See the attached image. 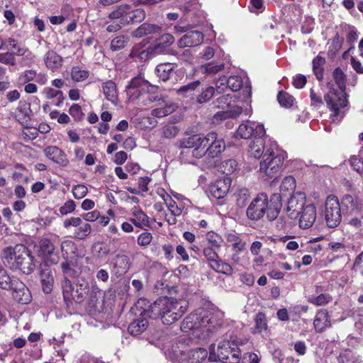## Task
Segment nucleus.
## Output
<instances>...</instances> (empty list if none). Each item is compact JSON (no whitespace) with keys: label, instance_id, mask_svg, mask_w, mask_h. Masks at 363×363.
<instances>
[{"label":"nucleus","instance_id":"56","mask_svg":"<svg viewBox=\"0 0 363 363\" xmlns=\"http://www.w3.org/2000/svg\"><path fill=\"white\" fill-rule=\"evenodd\" d=\"M162 135L167 139L175 138L179 133V128L174 125H166L162 127Z\"/></svg>","mask_w":363,"mask_h":363},{"label":"nucleus","instance_id":"3","mask_svg":"<svg viewBox=\"0 0 363 363\" xmlns=\"http://www.w3.org/2000/svg\"><path fill=\"white\" fill-rule=\"evenodd\" d=\"M281 207L279 195L274 194L269 202L267 195L261 194L248 206L247 216L251 220H259L266 213L268 219L273 220L278 216Z\"/></svg>","mask_w":363,"mask_h":363},{"label":"nucleus","instance_id":"60","mask_svg":"<svg viewBox=\"0 0 363 363\" xmlns=\"http://www.w3.org/2000/svg\"><path fill=\"white\" fill-rule=\"evenodd\" d=\"M88 293V289L86 286L80 285L79 288L74 289L72 301H74L77 303H81L86 295Z\"/></svg>","mask_w":363,"mask_h":363},{"label":"nucleus","instance_id":"40","mask_svg":"<svg viewBox=\"0 0 363 363\" xmlns=\"http://www.w3.org/2000/svg\"><path fill=\"white\" fill-rule=\"evenodd\" d=\"M70 76L75 82H84L89 77V72L79 66H74L71 69Z\"/></svg>","mask_w":363,"mask_h":363},{"label":"nucleus","instance_id":"5","mask_svg":"<svg viewBox=\"0 0 363 363\" xmlns=\"http://www.w3.org/2000/svg\"><path fill=\"white\" fill-rule=\"evenodd\" d=\"M286 155L285 152L278 150L276 142H271L259 163L260 177L264 179L276 177L281 171Z\"/></svg>","mask_w":363,"mask_h":363},{"label":"nucleus","instance_id":"47","mask_svg":"<svg viewBox=\"0 0 363 363\" xmlns=\"http://www.w3.org/2000/svg\"><path fill=\"white\" fill-rule=\"evenodd\" d=\"M145 18V13L143 9H133L129 6L128 12V23H139L143 21Z\"/></svg>","mask_w":363,"mask_h":363},{"label":"nucleus","instance_id":"9","mask_svg":"<svg viewBox=\"0 0 363 363\" xmlns=\"http://www.w3.org/2000/svg\"><path fill=\"white\" fill-rule=\"evenodd\" d=\"M204 135L196 134L179 140V147L180 148H193L192 155L194 157L200 159L206 155V150H203Z\"/></svg>","mask_w":363,"mask_h":363},{"label":"nucleus","instance_id":"38","mask_svg":"<svg viewBox=\"0 0 363 363\" xmlns=\"http://www.w3.org/2000/svg\"><path fill=\"white\" fill-rule=\"evenodd\" d=\"M160 28L157 26L149 23H143L133 32V35L136 38H142L145 35L159 33Z\"/></svg>","mask_w":363,"mask_h":363},{"label":"nucleus","instance_id":"16","mask_svg":"<svg viewBox=\"0 0 363 363\" xmlns=\"http://www.w3.org/2000/svg\"><path fill=\"white\" fill-rule=\"evenodd\" d=\"M299 215V227L301 229H308L313 226L316 220V207L313 203H308L303 208Z\"/></svg>","mask_w":363,"mask_h":363},{"label":"nucleus","instance_id":"17","mask_svg":"<svg viewBox=\"0 0 363 363\" xmlns=\"http://www.w3.org/2000/svg\"><path fill=\"white\" fill-rule=\"evenodd\" d=\"M11 289L12 296L15 301L21 304H28L31 301L32 296L26 286L20 280L14 281Z\"/></svg>","mask_w":363,"mask_h":363},{"label":"nucleus","instance_id":"32","mask_svg":"<svg viewBox=\"0 0 363 363\" xmlns=\"http://www.w3.org/2000/svg\"><path fill=\"white\" fill-rule=\"evenodd\" d=\"M175 108L176 106L174 104L163 100L159 104L157 108L152 111V115L157 118L164 117L173 113Z\"/></svg>","mask_w":363,"mask_h":363},{"label":"nucleus","instance_id":"21","mask_svg":"<svg viewBox=\"0 0 363 363\" xmlns=\"http://www.w3.org/2000/svg\"><path fill=\"white\" fill-rule=\"evenodd\" d=\"M306 205V197L303 194H297L291 196L287 206L289 217L296 218Z\"/></svg>","mask_w":363,"mask_h":363},{"label":"nucleus","instance_id":"26","mask_svg":"<svg viewBox=\"0 0 363 363\" xmlns=\"http://www.w3.org/2000/svg\"><path fill=\"white\" fill-rule=\"evenodd\" d=\"M148 86L147 82L140 77H135L130 82L129 84L126 86V90L129 94L132 96L135 95V97H138L140 94L146 91Z\"/></svg>","mask_w":363,"mask_h":363},{"label":"nucleus","instance_id":"25","mask_svg":"<svg viewBox=\"0 0 363 363\" xmlns=\"http://www.w3.org/2000/svg\"><path fill=\"white\" fill-rule=\"evenodd\" d=\"M313 325L317 333H322L331 326L329 315L326 310L320 309L317 311Z\"/></svg>","mask_w":363,"mask_h":363},{"label":"nucleus","instance_id":"19","mask_svg":"<svg viewBox=\"0 0 363 363\" xmlns=\"http://www.w3.org/2000/svg\"><path fill=\"white\" fill-rule=\"evenodd\" d=\"M203 40V35L198 30H192L184 35L177 42L181 48H191L199 45Z\"/></svg>","mask_w":363,"mask_h":363},{"label":"nucleus","instance_id":"54","mask_svg":"<svg viewBox=\"0 0 363 363\" xmlns=\"http://www.w3.org/2000/svg\"><path fill=\"white\" fill-rule=\"evenodd\" d=\"M277 99L279 104L285 108H290L294 104V98L289 94L280 91L278 94Z\"/></svg>","mask_w":363,"mask_h":363},{"label":"nucleus","instance_id":"18","mask_svg":"<svg viewBox=\"0 0 363 363\" xmlns=\"http://www.w3.org/2000/svg\"><path fill=\"white\" fill-rule=\"evenodd\" d=\"M184 343L167 342L163 346L162 350L167 358L172 361L179 362L185 359L183 357L184 356Z\"/></svg>","mask_w":363,"mask_h":363},{"label":"nucleus","instance_id":"63","mask_svg":"<svg viewBox=\"0 0 363 363\" xmlns=\"http://www.w3.org/2000/svg\"><path fill=\"white\" fill-rule=\"evenodd\" d=\"M350 164L354 170L359 174L363 173V160L357 156H352L350 159Z\"/></svg>","mask_w":363,"mask_h":363},{"label":"nucleus","instance_id":"22","mask_svg":"<svg viewBox=\"0 0 363 363\" xmlns=\"http://www.w3.org/2000/svg\"><path fill=\"white\" fill-rule=\"evenodd\" d=\"M43 60L47 69L52 72L61 69L63 65V58L54 50H48L43 56Z\"/></svg>","mask_w":363,"mask_h":363},{"label":"nucleus","instance_id":"49","mask_svg":"<svg viewBox=\"0 0 363 363\" xmlns=\"http://www.w3.org/2000/svg\"><path fill=\"white\" fill-rule=\"evenodd\" d=\"M221 238L214 233H208L206 235V240L203 241V245L209 246L210 247L220 248Z\"/></svg>","mask_w":363,"mask_h":363},{"label":"nucleus","instance_id":"23","mask_svg":"<svg viewBox=\"0 0 363 363\" xmlns=\"http://www.w3.org/2000/svg\"><path fill=\"white\" fill-rule=\"evenodd\" d=\"M129 221L135 226L143 228L149 225V217L142 211L141 208L134 206L131 209Z\"/></svg>","mask_w":363,"mask_h":363},{"label":"nucleus","instance_id":"39","mask_svg":"<svg viewBox=\"0 0 363 363\" xmlns=\"http://www.w3.org/2000/svg\"><path fill=\"white\" fill-rule=\"evenodd\" d=\"M19 280L17 278H11L6 270L0 264V288L5 290H9L14 286V281Z\"/></svg>","mask_w":363,"mask_h":363},{"label":"nucleus","instance_id":"11","mask_svg":"<svg viewBox=\"0 0 363 363\" xmlns=\"http://www.w3.org/2000/svg\"><path fill=\"white\" fill-rule=\"evenodd\" d=\"M264 135L265 130L262 124L255 121H247L239 125L235 137L249 139L252 135H255V137H263Z\"/></svg>","mask_w":363,"mask_h":363},{"label":"nucleus","instance_id":"6","mask_svg":"<svg viewBox=\"0 0 363 363\" xmlns=\"http://www.w3.org/2000/svg\"><path fill=\"white\" fill-rule=\"evenodd\" d=\"M4 257L11 267L18 269L26 274L32 273L36 266L34 257L23 245L6 247L4 250Z\"/></svg>","mask_w":363,"mask_h":363},{"label":"nucleus","instance_id":"61","mask_svg":"<svg viewBox=\"0 0 363 363\" xmlns=\"http://www.w3.org/2000/svg\"><path fill=\"white\" fill-rule=\"evenodd\" d=\"M333 77L337 84L335 89H345V74L340 68H336L333 72Z\"/></svg>","mask_w":363,"mask_h":363},{"label":"nucleus","instance_id":"34","mask_svg":"<svg viewBox=\"0 0 363 363\" xmlns=\"http://www.w3.org/2000/svg\"><path fill=\"white\" fill-rule=\"evenodd\" d=\"M209 356L208 351L204 348L191 350L187 355V360L189 363H201Z\"/></svg>","mask_w":363,"mask_h":363},{"label":"nucleus","instance_id":"50","mask_svg":"<svg viewBox=\"0 0 363 363\" xmlns=\"http://www.w3.org/2000/svg\"><path fill=\"white\" fill-rule=\"evenodd\" d=\"M255 327L254 333H262L264 332L267 329V323L265 315L262 313H259L257 314L255 318Z\"/></svg>","mask_w":363,"mask_h":363},{"label":"nucleus","instance_id":"51","mask_svg":"<svg viewBox=\"0 0 363 363\" xmlns=\"http://www.w3.org/2000/svg\"><path fill=\"white\" fill-rule=\"evenodd\" d=\"M203 253L206 258L208 259L210 266L213 262H216L218 257V251L220 248L210 247L209 246L203 245Z\"/></svg>","mask_w":363,"mask_h":363},{"label":"nucleus","instance_id":"53","mask_svg":"<svg viewBox=\"0 0 363 363\" xmlns=\"http://www.w3.org/2000/svg\"><path fill=\"white\" fill-rule=\"evenodd\" d=\"M91 232V227L88 223H82L74 232V238L78 240L85 239Z\"/></svg>","mask_w":363,"mask_h":363},{"label":"nucleus","instance_id":"15","mask_svg":"<svg viewBox=\"0 0 363 363\" xmlns=\"http://www.w3.org/2000/svg\"><path fill=\"white\" fill-rule=\"evenodd\" d=\"M242 79L240 76H231L228 79L223 76L216 81V90L219 94L224 92L227 89L237 91L242 87Z\"/></svg>","mask_w":363,"mask_h":363},{"label":"nucleus","instance_id":"42","mask_svg":"<svg viewBox=\"0 0 363 363\" xmlns=\"http://www.w3.org/2000/svg\"><path fill=\"white\" fill-rule=\"evenodd\" d=\"M224 68L223 63H215L210 62L203 65H201L200 67V72L203 74H206L208 75L216 74L218 72L223 70Z\"/></svg>","mask_w":363,"mask_h":363},{"label":"nucleus","instance_id":"33","mask_svg":"<svg viewBox=\"0 0 363 363\" xmlns=\"http://www.w3.org/2000/svg\"><path fill=\"white\" fill-rule=\"evenodd\" d=\"M264 143L265 142L262 139V137H255L249 146L250 155L255 158H260L262 156L264 157V152L267 150H265Z\"/></svg>","mask_w":363,"mask_h":363},{"label":"nucleus","instance_id":"41","mask_svg":"<svg viewBox=\"0 0 363 363\" xmlns=\"http://www.w3.org/2000/svg\"><path fill=\"white\" fill-rule=\"evenodd\" d=\"M164 200L168 210L170 211L171 215L174 216H179L182 213V209L180 208L177 203L168 195H161Z\"/></svg>","mask_w":363,"mask_h":363},{"label":"nucleus","instance_id":"59","mask_svg":"<svg viewBox=\"0 0 363 363\" xmlns=\"http://www.w3.org/2000/svg\"><path fill=\"white\" fill-rule=\"evenodd\" d=\"M215 93V89L213 86H207L203 89L201 93L197 98V101L199 104H203L210 100Z\"/></svg>","mask_w":363,"mask_h":363},{"label":"nucleus","instance_id":"1","mask_svg":"<svg viewBox=\"0 0 363 363\" xmlns=\"http://www.w3.org/2000/svg\"><path fill=\"white\" fill-rule=\"evenodd\" d=\"M224 313L220 310L208 311L199 308L183 320L181 330L189 338L199 342L208 338L223 324Z\"/></svg>","mask_w":363,"mask_h":363},{"label":"nucleus","instance_id":"45","mask_svg":"<svg viewBox=\"0 0 363 363\" xmlns=\"http://www.w3.org/2000/svg\"><path fill=\"white\" fill-rule=\"evenodd\" d=\"M62 293L65 301L68 305L69 303H71L73 298V294L74 287L72 284L71 281L65 278L62 282Z\"/></svg>","mask_w":363,"mask_h":363},{"label":"nucleus","instance_id":"4","mask_svg":"<svg viewBox=\"0 0 363 363\" xmlns=\"http://www.w3.org/2000/svg\"><path fill=\"white\" fill-rule=\"evenodd\" d=\"M245 344L240 339L223 340L217 346H211L208 360L220 361L223 363H239L241 353L244 352Z\"/></svg>","mask_w":363,"mask_h":363},{"label":"nucleus","instance_id":"43","mask_svg":"<svg viewBox=\"0 0 363 363\" xmlns=\"http://www.w3.org/2000/svg\"><path fill=\"white\" fill-rule=\"evenodd\" d=\"M61 251L65 259H68L77 252L75 243L69 240H65L61 244Z\"/></svg>","mask_w":363,"mask_h":363},{"label":"nucleus","instance_id":"20","mask_svg":"<svg viewBox=\"0 0 363 363\" xmlns=\"http://www.w3.org/2000/svg\"><path fill=\"white\" fill-rule=\"evenodd\" d=\"M332 301V296L323 293V289L320 286H315L308 296V301L313 305L325 306Z\"/></svg>","mask_w":363,"mask_h":363},{"label":"nucleus","instance_id":"28","mask_svg":"<svg viewBox=\"0 0 363 363\" xmlns=\"http://www.w3.org/2000/svg\"><path fill=\"white\" fill-rule=\"evenodd\" d=\"M129 5L123 4L110 13L108 17L113 21H116L123 26L128 24Z\"/></svg>","mask_w":363,"mask_h":363},{"label":"nucleus","instance_id":"27","mask_svg":"<svg viewBox=\"0 0 363 363\" xmlns=\"http://www.w3.org/2000/svg\"><path fill=\"white\" fill-rule=\"evenodd\" d=\"M174 41V38L169 33L162 35L157 43L152 47V52L155 55L164 54L167 52L169 48Z\"/></svg>","mask_w":363,"mask_h":363},{"label":"nucleus","instance_id":"14","mask_svg":"<svg viewBox=\"0 0 363 363\" xmlns=\"http://www.w3.org/2000/svg\"><path fill=\"white\" fill-rule=\"evenodd\" d=\"M232 180L230 177L225 176L212 183L209 186L211 195L216 199H224L229 192Z\"/></svg>","mask_w":363,"mask_h":363},{"label":"nucleus","instance_id":"7","mask_svg":"<svg viewBox=\"0 0 363 363\" xmlns=\"http://www.w3.org/2000/svg\"><path fill=\"white\" fill-rule=\"evenodd\" d=\"M348 95L344 89L331 87L325 94L324 99L328 109L331 111L330 119L334 123H339L344 116L342 108L348 105Z\"/></svg>","mask_w":363,"mask_h":363},{"label":"nucleus","instance_id":"31","mask_svg":"<svg viewBox=\"0 0 363 363\" xmlns=\"http://www.w3.org/2000/svg\"><path fill=\"white\" fill-rule=\"evenodd\" d=\"M242 113L241 107H234L233 109L222 110L216 113L213 118V123H219L220 122L230 118H236Z\"/></svg>","mask_w":363,"mask_h":363},{"label":"nucleus","instance_id":"8","mask_svg":"<svg viewBox=\"0 0 363 363\" xmlns=\"http://www.w3.org/2000/svg\"><path fill=\"white\" fill-rule=\"evenodd\" d=\"M323 212L325 223L329 228H335L340 223L342 210L336 196L330 195L327 197Z\"/></svg>","mask_w":363,"mask_h":363},{"label":"nucleus","instance_id":"48","mask_svg":"<svg viewBox=\"0 0 363 363\" xmlns=\"http://www.w3.org/2000/svg\"><path fill=\"white\" fill-rule=\"evenodd\" d=\"M296 188V180L292 176H287L282 180L280 191L283 193L292 192Z\"/></svg>","mask_w":363,"mask_h":363},{"label":"nucleus","instance_id":"55","mask_svg":"<svg viewBox=\"0 0 363 363\" xmlns=\"http://www.w3.org/2000/svg\"><path fill=\"white\" fill-rule=\"evenodd\" d=\"M6 43L8 45L11 46V48L14 50L13 55H16L18 56H23L25 55L27 52H30L29 50L24 48L21 46L17 41L13 38H9L6 41Z\"/></svg>","mask_w":363,"mask_h":363},{"label":"nucleus","instance_id":"13","mask_svg":"<svg viewBox=\"0 0 363 363\" xmlns=\"http://www.w3.org/2000/svg\"><path fill=\"white\" fill-rule=\"evenodd\" d=\"M340 207L343 214L347 216H352L363 213L362 201L350 195H346L342 198Z\"/></svg>","mask_w":363,"mask_h":363},{"label":"nucleus","instance_id":"12","mask_svg":"<svg viewBox=\"0 0 363 363\" xmlns=\"http://www.w3.org/2000/svg\"><path fill=\"white\" fill-rule=\"evenodd\" d=\"M38 255L43 259L46 264H57L60 259L58 253L55 251L54 245L47 238H43L39 242Z\"/></svg>","mask_w":363,"mask_h":363},{"label":"nucleus","instance_id":"64","mask_svg":"<svg viewBox=\"0 0 363 363\" xmlns=\"http://www.w3.org/2000/svg\"><path fill=\"white\" fill-rule=\"evenodd\" d=\"M240 361L242 363H259V358L257 354L252 352L245 353L242 356L240 355Z\"/></svg>","mask_w":363,"mask_h":363},{"label":"nucleus","instance_id":"52","mask_svg":"<svg viewBox=\"0 0 363 363\" xmlns=\"http://www.w3.org/2000/svg\"><path fill=\"white\" fill-rule=\"evenodd\" d=\"M325 60V58L317 56L313 60V72L318 80H321L323 78V69L322 67L324 65Z\"/></svg>","mask_w":363,"mask_h":363},{"label":"nucleus","instance_id":"24","mask_svg":"<svg viewBox=\"0 0 363 363\" xmlns=\"http://www.w3.org/2000/svg\"><path fill=\"white\" fill-rule=\"evenodd\" d=\"M45 155L55 163L65 165L67 163L65 152L57 146L50 145L44 149Z\"/></svg>","mask_w":363,"mask_h":363},{"label":"nucleus","instance_id":"2","mask_svg":"<svg viewBox=\"0 0 363 363\" xmlns=\"http://www.w3.org/2000/svg\"><path fill=\"white\" fill-rule=\"evenodd\" d=\"M186 308V301L161 297L150 306V316L153 318H160L164 324L171 325L184 315Z\"/></svg>","mask_w":363,"mask_h":363},{"label":"nucleus","instance_id":"29","mask_svg":"<svg viewBox=\"0 0 363 363\" xmlns=\"http://www.w3.org/2000/svg\"><path fill=\"white\" fill-rule=\"evenodd\" d=\"M102 89L106 99L116 105L118 96L116 84L111 80L107 81L103 84Z\"/></svg>","mask_w":363,"mask_h":363},{"label":"nucleus","instance_id":"35","mask_svg":"<svg viewBox=\"0 0 363 363\" xmlns=\"http://www.w3.org/2000/svg\"><path fill=\"white\" fill-rule=\"evenodd\" d=\"M40 280L43 291L46 294L50 293L52 290L54 283V279L51 270L49 269L42 270L40 274Z\"/></svg>","mask_w":363,"mask_h":363},{"label":"nucleus","instance_id":"30","mask_svg":"<svg viewBox=\"0 0 363 363\" xmlns=\"http://www.w3.org/2000/svg\"><path fill=\"white\" fill-rule=\"evenodd\" d=\"M235 96L225 94L218 99L213 102L215 107L222 110L233 109L234 107H239L235 104Z\"/></svg>","mask_w":363,"mask_h":363},{"label":"nucleus","instance_id":"58","mask_svg":"<svg viewBox=\"0 0 363 363\" xmlns=\"http://www.w3.org/2000/svg\"><path fill=\"white\" fill-rule=\"evenodd\" d=\"M200 85L199 81L193 82L187 85L180 87L177 92L185 96H190L193 94L194 91Z\"/></svg>","mask_w":363,"mask_h":363},{"label":"nucleus","instance_id":"46","mask_svg":"<svg viewBox=\"0 0 363 363\" xmlns=\"http://www.w3.org/2000/svg\"><path fill=\"white\" fill-rule=\"evenodd\" d=\"M236 199L237 205L243 207L246 205L247 201L250 199V193L246 188H238L234 194Z\"/></svg>","mask_w":363,"mask_h":363},{"label":"nucleus","instance_id":"37","mask_svg":"<svg viewBox=\"0 0 363 363\" xmlns=\"http://www.w3.org/2000/svg\"><path fill=\"white\" fill-rule=\"evenodd\" d=\"M148 326V321L145 318H139L132 322L128 326V332L137 336L143 333Z\"/></svg>","mask_w":363,"mask_h":363},{"label":"nucleus","instance_id":"62","mask_svg":"<svg viewBox=\"0 0 363 363\" xmlns=\"http://www.w3.org/2000/svg\"><path fill=\"white\" fill-rule=\"evenodd\" d=\"M128 43V38L125 36H117L114 39L112 40L111 43V48L113 50H118L125 47L126 43Z\"/></svg>","mask_w":363,"mask_h":363},{"label":"nucleus","instance_id":"44","mask_svg":"<svg viewBox=\"0 0 363 363\" xmlns=\"http://www.w3.org/2000/svg\"><path fill=\"white\" fill-rule=\"evenodd\" d=\"M228 241L231 243L233 249L236 252H243L246 249V242H244L240 238L234 235L230 234L228 237Z\"/></svg>","mask_w":363,"mask_h":363},{"label":"nucleus","instance_id":"36","mask_svg":"<svg viewBox=\"0 0 363 363\" xmlns=\"http://www.w3.org/2000/svg\"><path fill=\"white\" fill-rule=\"evenodd\" d=\"M174 67V65L172 63H161L156 67L155 72L162 81L165 82L169 79Z\"/></svg>","mask_w":363,"mask_h":363},{"label":"nucleus","instance_id":"10","mask_svg":"<svg viewBox=\"0 0 363 363\" xmlns=\"http://www.w3.org/2000/svg\"><path fill=\"white\" fill-rule=\"evenodd\" d=\"M203 150H206V155L214 157L219 155L225 149V143L222 139L218 138V135L215 132L208 133L204 135Z\"/></svg>","mask_w":363,"mask_h":363},{"label":"nucleus","instance_id":"57","mask_svg":"<svg viewBox=\"0 0 363 363\" xmlns=\"http://www.w3.org/2000/svg\"><path fill=\"white\" fill-rule=\"evenodd\" d=\"M210 267L216 272L223 274H229L232 270L228 264L223 262L219 258L216 262H213V264Z\"/></svg>","mask_w":363,"mask_h":363}]
</instances>
